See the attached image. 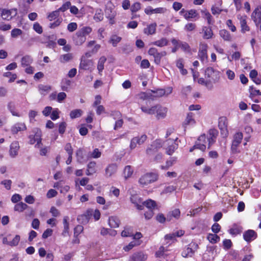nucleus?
<instances>
[{"label":"nucleus","instance_id":"680f3d73","mask_svg":"<svg viewBox=\"0 0 261 261\" xmlns=\"http://www.w3.org/2000/svg\"><path fill=\"white\" fill-rule=\"evenodd\" d=\"M22 31L19 29L15 28L11 32V36L13 38H17L22 34Z\"/></svg>","mask_w":261,"mask_h":261},{"label":"nucleus","instance_id":"aec40b11","mask_svg":"<svg viewBox=\"0 0 261 261\" xmlns=\"http://www.w3.org/2000/svg\"><path fill=\"white\" fill-rule=\"evenodd\" d=\"M218 134V132L216 129H211L208 131L206 138L208 141V148L215 142Z\"/></svg>","mask_w":261,"mask_h":261},{"label":"nucleus","instance_id":"8fccbe9b","mask_svg":"<svg viewBox=\"0 0 261 261\" xmlns=\"http://www.w3.org/2000/svg\"><path fill=\"white\" fill-rule=\"evenodd\" d=\"M83 113V112L82 110L75 109L71 111L70 117L71 119H74L81 117Z\"/></svg>","mask_w":261,"mask_h":261},{"label":"nucleus","instance_id":"1a4fd4ad","mask_svg":"<svg viewBox=\"0 0 261 261\" xmlns=\"http://www.w3.org/2000/svg\"><path fill=\"white\" fill-rule=\"evenodd\" d=\"M208 146V141L205 134L201 135L195 143L194 147L201 151H204L206 149V145Z\"/></svg>","mask_w":261,"mask_h":261},{"label":"nucleus","instance_id":"5701e85b","mask_svg":"<svg viewBox=\"0 0 261 261\" xmlns=\"http://www.w3.org/2000/svg\"><path fill=\"white\" fill-rule=\"evenodd\" d=\"M176 66L179 69L180 72L182 75H186L188 73L187 69L184 68L185 61L182 58H179L176 60Z\"/></svg>","mask_w":261,"mask_h":261},{"label":"nucleus","instance_id":"bf43d9fd","mask_svg":"<svg viewBox=\"0 0 261 261\" xmlns=\"http://www.w3.org/2000/svg\"><path fill=\"white\" fill-rule=\"evenodd\" d=\"M140 99L143 100H152L151 95L150 91L148 92H142L139 95Z\"/></svg>","mask_w":261,"mask_h":261},{"label":"nucleus","instance_id":"338daca9","mask_svg":"<svg viewBox=\"0 0 261 261\" xmlns=\"http://www.w3.org/2000/svg\"><path fill=\"white\" fill-rule=\"evenodd\" d=\"M20 237L19 235H15L11 241H10L9 246L11 247L16 246L19 244Z\"/></svg>","mask_w":261,"mask_h":261},{"label":"nucleus","instance_id":"5fc2aeb1","mask_svg":"<svg viewBox=\"0 0 261 261\" xmlns=\"http://www.w3.org/2000/svg\"><path fill=\"white\" fill-rule=\"evenodd\" d=\"M142 204H143V206L145 205L149 210L154 208L156 206L155 202L151 199H148L143 202Z\"/></svg>","mask_w":261,"mask_h":261},{"label":"nucleus","instance_id":"bb28decb","mask_svg":"<svg viewBox=\"0 0 261 261\" xmlns=\"http://www.w3.org/2000/svg\"><path fill=\"white\" fill-rule=\"evenodd\" d=\"M203 38L205 39H210L213 37V32L211 27H203L202 29Z\"/></svg>","mask_w":261,"mask_h":261},{"label":"nucleus","instance_id":"7c9ffc66","mask_svg":"<svg viewBox=\"0 0 261 261\" xmlns=\"http://www.w3.org/2000/svg\"><path fill=\"white\" fill-rule=\"evenodd\" d=\"M117 166L116 164H112L109 165L106 169V175L110 177L114 174L117 171Z\"/></svg>","mask_w":261,"mask_h":261},{"label":"nucleus","instance_id":"49530a36","mask_svg":"<svg viewBox=\"0 0 261 261\" xmlns=\"http://www.w3.org/2000/svg\"><path fill=\"white\" fill-rule=\"evenodd\" d=\"M103 18V14L101 9H97L95 11V14L93 17V19L96 22H99L102 20Z\"/></svg>","mask_w":261,"mask_h":261},{"label":"nucleus","instance_id":"37998d69","mask_svg":"<svg viewBox=\"0 0 261 261\" xmlns=\"http://www.w3.org/2000/svg\"><path fill=\"white\" fill-rule=\"evenodd\" d=\"M59 10H56L50 13H49L47 15V18L50 21L56 20L58 18H61V17H59Z\"/></svg>","mask_w":261,"mask_h":261},{"label":"nucleus","instance_id":"c85d7f7f","mask_svg":"<svg viewBox=\"0 0 261 261\" xmlns=\"http://www.w3.org/2000/svg\"><path fill=\"white\" fill-rule=\"evenodd\" d=\"M113 115L114 116H116V117H114V119H116L117 118L118 119L115 122V124L114 126V129H117L118 128H120L122 124H123V120L122 119H120L121 117V114L119 112H115L113 114Z\"/></svg>","mask_w":261,"mask_h":261},{"label":"nucleus","instance_id":"4d7b16f0","mask_svg":"<svg viewBox=\"0 0 261 261\" xmlns=\"http://www.w3.org/2000/svg\"><path fill=\"white\" fill-rule=\"evenodd\" d=\"M141 244L140 241H134L131 242L128 245L125 246L123 249L125 251H128L132 249L134 246L139 245Z\"/></svg>","mask_w":261,"mask_h":261},{"label":"nucleus","instance_id":"e2e57ef3","mask_svg":"<svg viewBox=\"0 0 261 261\" xmlns=\"http://www.w3.org/2000/svg\"><path fill=\"white\" fill-rule=\"evenodd\" d=\"M106 58L105 57H101L100 58L97 64V69L99 73L103 69L104 64L106 62Z\"/></svg>","mask_w":261,"mask_h":261},{"label":"nucleus","instance_id":"b1692460","mask_svg":"<svg viewBox=\"0 0 261 261\" xmlns=\"http://www.w3.org/2000/svg\"><path fill=\"white\" fill-rule=\"evenodd\" d=\"M194 114L192 113H189L187 116V117L184 122L183 125L185 127H187L189 125H193L195 124V120L194 119Z\"/></svg>","mask_w":261,"mask_h":261},{"label":"nucleus","instance_id":"864d4df0","mask_svg":"<svg viewBox=\"0 0 261 261\" xmlns=\"http://www.w3.org/2000/svg\"><path fill=\"white\" fill-rule=\"evenodd\" d=\"M27 207L28 205L26 204L23 202H19L14 206V209L15 211L21 212L25 210Z\"/></svg>","mask_w":261,"mask_h":261},{"label":"nucleus","instance_id":"412c9836","mask_svg":"<svg viewBox=\"0 0 261 261\" xmlns=\"http://www.w3.org/2000/svg\"><path fill=\"white\" fill-rule=\"evenodd\" d=\"M157 24L155 22H152L147 24L146 27L144 28L143 32L147 35H154L156 32Z\"/></svg>","mask_w":261,"mask_h":261},{"label":"nucleus","instance_id":"f03ea898","mask_svg":"<svg viewBox=\"0 0 261 261\" xmlns=\"http://www.w3.org/2000/svg\"><path fill=\"white\" fill-rule=\"evenodd\" d=\"M140 108L142 111L146 114H156V117L158 119L164 118L167 112V109L160 105H156L148 108L147 107L141 105Z\"/></svg>","mask_w":261,"mask_h":261},{"label":"nucleus","instance_id":"ddd939ff","mask_svg":"<svg viewBox=\"0 0 261 261\" xmlns=\"http://www.w3.org/2000/svg\"><path fill=\"white\" fill-rule=\"evenodd\" d=\"M130 193V200L131 202L134 204L135 206L139 210H142L143 209V204L142 199L137 194Z\"/></svg>","mask_w":261,"mask_h":261},{"label":"nucleus","instance_id":"69168bd1","mask_svg":"<svg viewBox=\"0 0 261 261\" xmlns=\"http://www.w3.org/2000/svg\"><path fill=\"white\" fill-rule=\"evenodd\" d=\"M250 98H253L257 95H261V92L259 90L253 88L252 87H250L249 88Z\"/></svg>","mask_w":261,"mask_h":261},{"label":"nucleus","instance_id":"39448f33","mask_svg":"<svg viewBox=\"0 0 261 261\" xmlns=\"http://www.w3.org/2000/svg\"><path fill=\"white\" fill-rule=\"evenodd\" d=\"M243 138V135L242 132H238L233 135L231 146L232 153L236 154L240 152L238 147L241 143Z\"/></svg>","mask_w":261,"mask_h":261},{"label":"nucleus","instance_id":"c756f323","mask_svg":"<svg viewBox=\"0 0 261 261\" xmlns=\"http://www.w3.org/2000/svg\"><path fill=\"white\" fill-rule=\"evenodd\" d=\"M238 257V254L237 252L235 251H230L229 253L225 255L223 261H236Z\"/></svg>","mask_w":261,"mask_h":261},{"label":"nucleus","instance_id":"13d9d810","mask_svg":"<svg viewBox=\"0 0 261 261\" xmlns=\"http://www.w3.org/2000/svg\"><path fill=\"white\" fill-rule=\"evenodd\" d=\"M179 47L184 51L186 53H191V49L189 45L185 42H180Z\"/></svg>","mask_w":261,"mask_h":261},{"label":"nucleus","instance_id":"603ef678","mask_svg":"<svg viewBox=\"0 0 261 261\" xmlns=\"http://www.w3.org/2000/svg\"><path fill=\"white\" fill-rule=\"evenodd\" d=\"M123 237H132L133 236V229L130 227H126L121 232Z\"/></svg>","mask_w":261,"mask_h":261},{"label":"nucleus","instance_id":"a19ab883","mask_svg":"<svg viewBox=\"0 0 261 261\" xmlns=\"http://www.w3.org/2000/svg\"><path fill=\"white\" fill-rule=\"evenodd\" d=\"M168 43V40L165 38H162L158 40L152 42L151 44L162 47L167 45Z\"/></svg>","mask_w":261,"mask_h":261},{"label":"nucleus","instance_id":"dca6fc26","mask_svg":"<svg viewBox=\"0 0 261 261\" xmlns=\"http://www.w3.org/2000/svg\"><path fill=\"white\" fill-rule=\"evenodd\" d=\"M105 14L106 17L109 19L110 24H113L115 23V17L116 16L117 13L114 8L112 7H107L105 10Z\"/></svg>","mask_w":261,"mask_h":261},{"label":"nucleus","instance_id":"6ab92c4d","mask_svg":"<svg viewBox=\"0 0 261 261\" xmlns=\"http://www.w3.org/2000/svg\"><path fill=\"white\" fill-rule=\"evenodd\" d=\"M257 237V233L252 229H248L243 233V238L248 243L253 241Z\"/></svg>","mask_w":261,"mask_h":261},{"label":"nucleus","instance_id":"4c0bfd02","mask_svg":"<svg viewBox=\"0 0 261 261\" xmlns=\"http://www.w3.org/2000/svg\"><path fill=\"white\" fill-rule=\"evenodd\" d=\"M134 172L133 168L129 166H126L124 169L123 175L125 179L130 177Z\"/></svg>","mask_w":261,"mask_h":261},{"label":"nucleus","instance_id":"58836bf2","mask_svg":"<svg viewBox=\"0 0 261 261\" xmlns=\"http://www.w3.org/2000/svg\"><path fill=\"white\" fill-rule=\"evenodd\" d=\"M121 39L122 38L121 37L114 34L110 37L109 42L110 43L112 44L113 46L116 47L117 44L121 41Z\"/></svg>","mask_w":261,"mask_h":261},{"label":"nucleus","instance_id":"79ce46f5","mask_svg":"<svg viewBox=\"0 0 261 261\" xmlns=\"http://www.w3.org/2000/svg\"><path fill=\"white\" fill-rule=\"evenodd\" d=\"M73 59V55L71 53H68L60 56L59 60L62 63L69 62Z\"/></svg>","mask_w":261,"mask_h":261},{"label":"nucleus","instance_id":"72a5a7b5","mask_svg":"<svg viewBox=\"0 0 261 261\" xmlns=\"http://www.w3.org/2000/svg\"><path fill=\"white\" fill-rule=\"evenodd\" d=\"M120 224L119 219L115 216H111L109 219V224L112 228H117L119 227Z\"/></svg>","mask_w":261,"mask_h":261},{"label":"nucleus","instance_id":"0e129e2a","mask_svg":"<svg viewBox=\"0 0 261 261\" xmlns=\"http://www.w3.org/2000/svg\"><path fill=\"white\" fill-rule=\"evenodd\" d=\"M3 76L7 77H9V83L13 82L17 79V75L15 73H13L11 72H6L3 74Z\"/></svg>","mask_w":261,"mask_h":261},{"label":"nucleus","instance_id":"de8ad7c7","mask_svg":"<svg viewBox=\"0 0 261 261\" xmlns=\"http://www.w3.org/2000/svg\"><path fill=\"white\" fill-rule=\"evenodd\" d=\"M207 240L213 244L216 243L220 240V237L216 234L210 233L207 237Z\"/></svg>","mask_w":261,"mask_h":261},{"label":"nucleus","instance_id":"2f4dec72","mask_svg":"<svg viewBox=\"0 0 261 261\" xmlns=\"http://www.w3.org/2000/svg\"><path fill=\"white\" fill-rule=\"evenodd\" d=\"M100 211L96 209L94 211L92 210H89L86 213V216H93L95 220L97 221L100 219Z\"/></svg>","mask_w":261,"mask_h":261},{"label":"nucleus","instance_id":"774afa93","mask_svg":"<svg viewBox=\"0 0 261 261\" xmlns=\"http://www.w3.org/2000/svg\"><path fill=\"white\" fill-rule=\"evenodd\" d=\"M201 13L204 15L203 18L207 20L208 24H211L212 22V16L211 14L206 10H202Z\"/></svg>","mask_w":261,"mask_h":261},{"label":"nucleus","instance_id":"f257e3e1","mask_svg":"<svg viewBox=\"0 0 261 261\" xmlns=\"http://www.w3.org/2000/svg\"><path fill=\"white\" fill-rule=\"evenodd\" d=\"M177 140V138L169 139L164 143L161 140H156L152 143L151 146L147 149V153L150 155L152 153L155 152L158 148L163 147L166 149V153L171 155L178 147V144L176 143Z\"/></svg>","mask_w":261,"mask_h":261},{"label":"nucleus","instance_id":"e433bc0d","mask_svg":"<svg viewBox=\"0 0 261 261\" xmlns=\"http://www.w3.org/2000/svg\"><path fill=\"white\" fill-rule=\"evenodd\" d=\"M96 172V163L95 162H91L87 166L86 174L90 175Z\"/></svg>","mask_w":261,"mask_h":261},{"label":"nucleus","instance_id":"6e6552de","mask_svg":"<svg viewBox=\"0 0 261 261\" xmlns=\"http://www.w3.org/2000/svg\"><path fill=\"white\" fill-rule=\"evenodd\" d=\"M205 76L210 81L216 82L220 79V72L212 67H208L205 71Z\"/></svg>","mask_w":261,"mask_h":261},{"label":"nucleus","instance_id":"7ed1b4c3","mask_svg":"<svg viewBox=\"0 0 261 261\" xmlns=\"http://www.w3.org/2000/svg\"><path fill=\"white\" fill-rule=\"evenodd\" d=\"M158 175L156 173H146L141 176L139 182L142 186H146L157 180Z\"/></svg>","mask_w":261,"mask_h":261},{"label":"nucleus","instance_id":"ea45409f","mask_svg":"<svg viewBox=\"0 0 261 261\" xmlns=\"http://www.w3.org/2000/svg\"><path fill=\"white\" fill-rule=\"evenodd\" d=\"M92 30V28L90 27H84L80 29L77 33L86 38V36L91 33Z\"/></svg>","mask_w":261,"mask_h":261},{"label":"nucleus","instance_id":"423d86ee","mask_svg":"<svg viewBox=\"0 0 261 261\" xmlns=\"http://www.w3.org/2000/svg\"><path fill=\"white\" fill-rule=\"evenodd\" d=\"M251 18L256 27L261 30V6H256L252 11Z\"/></svg>","mask_w":261,"mask_h":261},{"label":"nucleus","instance_id":"20e7f679","mask_svg":"<svg viewBox=\"0 0 261 261\" xmlns=\"http://www.w3.org/2000/svg\"><path fill=\"white\" fill-rule=\"evenodd\" d=\"M33 135L29 136V143L31 144H35V147L40 148L41 147V131L38 128H35L33 130Z\"/></svg>","mask_w":261,"mask_h":261},{"label":"nucleus","instance_id":"0eeeda50","mask_svg":"<svg viewBox=\"0 0 261 261\" xmlns=\"http://www.w3.org/2000/svg\"><path fill=\"white\" fill-rule=\"evenodd\" d=\"M207 48L208 45L206 43L202 42L200 43L198 56L199 59L203 64L207 62Z\"/></svg>","mask_w":261,"mask_h":261},{"label":"nucleus","instance_id":"052dcab7","mask_svg":"<svg viewBox=\"0 0 261 261\" xmlns=\"http://www.w3.org/2000/svg\"><path fill=\"white\" fill-rule=\"evenodd\" d=\"M167 251V248L164 246H161L159 250L155 252V256L157 258L164 257V253Z\"/></svg>","mask_w":261,"mask_h":261},{"label":"nucleus","instance_id":"a878e982","mask_svg":"<svg viewBox=\"0 0 261 261\" xmlns=\"http://www.w3.org/2000/svg\"><path fill=\"white\" fill-rule=\"evenodd\" d=\"M242 230L243 228L240 225L234 224L229 229L228 232L231 236L235 237L241 233Z\"/></svg>","mask_w":261,"mask_h":261},{"label":"nucleus","instance_id":"f704fd0d","mask_svg":"<svg viewBox=\"0 0 261 261\" xmlns=\"http://www.w3.org/2000/svg\"><path fill=\"white\" fill-rule=\"evenodd\" d=\"M32 62L33 59L29 55L24 56L21 60V65L23 67L30 65Z\"/></svg>","mask_w":261,"mask_h":261},{"label":"nucleus","instance_id":"2eb2a0df","mask_svg":"<svg viewBox=\"0 0 261 261\" xmlns=\"http://www.w3.org/2000/svg\"><path fill=\"white\" fill-rule=\"evenodd\" d=\"M17 14V9L10 10L3 9L1 12V16L4 20H10Z\"/></svg>","mask_w":261,"mask_h":261},{"label":"nucleus","instance_id":"4468645a","mask_svg":"<svg viewBox=\"0 0 261 261\" xmlns=\"http://www.w3.org/2000/svg\"><path fill=\"white\" fill-rule=\"evenodd\" d=\"M80 68L92 71L93 69V62L92 60L86 59L85 56H82L80 64Z\"/></svg>","mask_w":261,"mask_h":261},{"label":"nucleus","instance_id":"f8f14e48","mask_svg":"<svg viewBox=\"0 0 261 261\" xmlns=\"http://www.w3.org/2000/svg\"><path fill=\"white\" fill-rule=\"evenodd\" d=\"M167 11V9L165 7L153 8L151 6H147L144 9V12L147 15H151L153 14H164Z\"/></svg>","mask_w":261,"mask_h":261},{"label":"nucleus","instance_id":"a211bd4d","mask_svg":"<svg viewBox=\"0 0 261 261\" xmlns=\"http://www.w3.org/2000/svg\"><path fill=\"white\" fill-rule=\"evenodd\" d=\"M184 18L187 20L196 21L199 19L200 15L196 10L192 9L187 10L186 14L184 15Z\"/></svg>","mask_w":261,"mask_h":261},{"label":"nucleus","instance_id":"393cba45","mask_svg":"<svg viewBox=\"0 0 261 261\" xmlns=\"http://www.w3.org/2000/svg\"><path fill=\"white\" fill-rule=\"evenodd\" d=\"M26 126L23 123H17L11 127V132L13 134H17L19 132L25 130Z\"/></svg>","mask_w":261,"mask_h":261},{"label":"nucleus","instance_id":"4be33fe9","mask_svg":"<svg viewBox=\"0 0 261 261\" xmlns=\"http://www.w3.org/2000/svg\"><path fill=\"white\" fill-rule=\"evenodd\" d=\"M19 149V143L17 141H14L11 143L10 147L9 154L11 158H15L18 153Z\"/></svg>","mask_w":261,"mask_h":261},{"label":"nucleus","instance_id":"cd10ccee","mask_svg":"<svg viewBox=\"0 0 261 261\" xmlns=\"http://www.w3.org/2000/svg\"><path fill=\"white\" fill-rule=\"evenodd\" d=\"M147 258V255L142 252L134 254L131 257V261H145Z\"/></svg>","mask_w":261,"mask_h":261},{"label":"nucleus","instance_id":"f3484780","mask_svg":"<svg viewBox=\"0 0 261 261\" xmlns=\"http://www.w3.org/2000/svg\"><path fill=\"white\" fill-rule=\"evenodd\" d=\"M237 18L240 21L241 32L245 33L246 32L249 31V27L247 24V16L246 15H241L239 14L237 16Z\"/></svg>","mask_w":261,"mask_h":261},{"label":"nucleus","instance_id":"9d476101","mask_svg":"<svg viewBox=\"0 0 261 261\" xmlns=\"http://www.w3.org/2000/svg\"><path fill=\"white\" fill-rule=\"evenodd\" d=\"M227 125L228 122L227 118L225 117H220L219 119L218 127L223 137H227L228 135Z\"/></svg>","mask_w":261,"mask_h":261},{"label":"nucleus","instance_id":"a18cd8bd","mask_svg":"<svg viewBox=\"0 0 261 261\" xmlns=\"http://www.w3.org/2000/svg\"><path fill=\"white\" fill-rule=\"evenodd\" d=\"M194 250H193L191 247H188L183 250L181 255L184 257H191L194 254Z\"/></svg>","mask_w":261,"mask_h":261},{"label":"nucleus","instance_id":"c03bdc74","mask_svg":"<svg viewBox=\"0 0 261 261\" xmlns=\"http://www.w3.org/2000/svg\"><path fill=\"white\" fill-rule=\"evenodd\" d=\"M220 36L225 41H231L232 37L227 30H221L219 31Z\"/></svg>","mask_w":261,"mask_h":261},{"label":"nucleus","instance_id":"6e6d98bb","mask_svg":"<svg viewBox=\"0 0 261 261\" xmlns=\"http://www.w3.org/2000/svg\"><path fill=\"white\" fill-rule=\"evenodd\" d=\"M166 54L167 53L165 51H162L161 53L158 52L154 56H153L154 59V62L156 64H159L162 57L165 56Z\"/></svg>","mask_w":261,"mask_h":261},{"label":"nucleus","instance_id":"3c124183","mask_svg":"<svg viewBox=\"0 0 261 261\" xmlns=\"http://www.w3.org/2000/svg\"><path fill=\"white\" fill-rule=\"evenodd\" d=\"M50 87L48 85H40L39 86V90L41 94L45 95L50 91Z\"/></svg>","mask_w":261,"mask_h":261},{"label":"nucleus","instance_id":"473e14b6","mask_svg":"<svg viewBox=\"0 0 261 261\" xmlns=\"http://www.w3.org/2000/svg\"><path fill=\"white\" fill-rule=\"evenodd\" d=\"M150 94L151 95L152 100H154L155 98L163 96L165 95L166 92L164 89H158L156 91L151 90L150 91Z\"/></svg>","mask_w":261,"mask_h":261},{"label":"nucleus","instance_id":"09e8293b","mask_svg":"<svg viewBox=\"0 0 261 261\" xmlns=\"http://www.w3.org/2000/svg\"><path fill=\"white\" fill-rule=\"evenodd\" d=\"M176 160L177 159L175 157L170 158L166 162L165 166H161V168L165 170L168 169L176 163Z\"/></svg>","mask_w":261,"mask_h":261},{"label":"nucleus","instance_id":"c9c22d12","mask_svg":"<svg viewBox=\"0 0 261 261\" xmlns=\"http://www.w3.org/2000/svg\"><path fill=\"white\" fill-rule=\"evenodd\" d=\"M86 40V38L81 36L80 34H78V33H76L75 36L73 37V41L76 45H81Z\"/></svg>","mask_w":261,"mask_h":261},{"label":"nucleus","instance_id":"9b49d317","mask_svg":"<svg viewBox=\"0 0 261 261\" xmlns=\"http://www.w3.org/2000/svg\"><path fill=\"white\" fill-rule=\"evenodd\" d=\"M147 139L146 135H142L139 136L134 137L130 141L129 148L130 150L134 149L137 145H140L143 144Z\"/></svg>","mask_w":261,"mask_h":261}]
</instances>
